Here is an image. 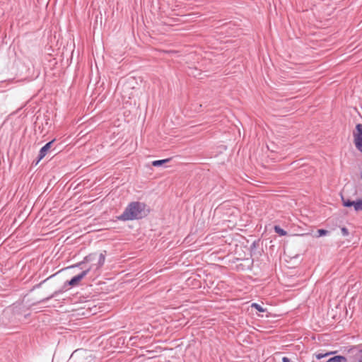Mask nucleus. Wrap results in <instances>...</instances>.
<instances>
[{
	"instance_id": "1",
	"label": "nucleus",
	"mask_w": 362,
	"mask_h": 362,
	"mask_svg": "<svg viewBox=\"0 0 362 362\" xmlns=\"http://www.w3.org/2000/svg\"><path fill=\"white\" fill-rule=\"evenodd\" d=\"M146 215V204L139 202H133L128 204L118 219L124 221H131L142 218Z\"/></svg>"
},
{
	"instance_id": "2",
	"label": "nucleus",
	"mask_w": 362,
	"mask_h": 362,
	"mask_svg": "<svg viewBox=\"0 0 362 362\" xmlns=\"http://www.w3.org/2000/svg\"><path fill=\"white\" fill-rule=\"evenodd\" d=\"M105 255L103 253H100L99 255L97 254H91L87 256L85 258L86 262H97L95 264H92L90 267H92V269H98L100 267H101L104 262H105Z\"/></svg>"
},
{
	"instance_id": "3",
	"label": "nucleus",
	"mask_w": 362,
	"mask_h": 362,
	"mask_svg": "<svg viewBox=\"0 0 362 362\" xmlns=\"http://www.w3.org/2000/svg\"><path fill=\"white\" fill-rule=\"evenodd\" d=\"M354 144L356 148L362 152V124H358L356 126V131L354 132Z\"/></svg>"
},
{
	"instance_id": "4",
	"label": "nucleus",
	"mask_w": 362,
	"mask_h": 362,
	"mask_svg": "<svg viewBox=\"0 0 362 362\" xmlns=\"http://www.w3.org/2000/svg\"><path fill=\"white\" fill-rule=\"evenodd\" d=\"M343 205L346 207L354 206V210L356 211H362V199L357 201H351L349 199H345L343 197H341Z\"/></svg>"
},
{
	"instance_id": "5",
	"label": "nucleus",
	"mask_w": 362,
	"mask_h": 362,
	"mask_svg": "<svg viewBox=\"0 0 362 362\" xmlns=\"http://www.w3.org/2000/svg\"><path fill=\"white\" fill-rule=\"evenodd\" d=\"M121 89V93L122 94V96L124 98H131L133 95L132 90L134 89L133 87H132L129 84V83H125L122 85H119L118 87V89Z\"/></svg>"
},
{
	"instance_id": "6",
	"label": "nucleus",
	"mask_w": 362,
	"mask_h": 362,
	"mask_svg": "<svg viewBox=\"0 0 362 362\" xmlns=\"http://www.w3.org/2000/svg\"><path fill=\"white\" fill-rule=\"evenodd\" d=\"M92 267L85 269L81 274L74 276L69 282V285L70 286H76L77 285L83 278L87 275L88 272L92 269Z\"/></svg>"
},
{
	"instance_id": "7",
	"label": "nucleus",
	"mask_w": 362,
	"mask_h": 362,
	"mask_svg": "<svg viewBox=\"0 0 362 362\" xmlns=\"http://www.w3.org/2000/svg\"><path fill=\"white\" fill-rule=\"evenodd\" d=\"M53 142H54V141H51L47 143L43 147L41 148L40 153H39L38 160H37V163H38L40 160H42L47 155V152L51 148Z\"/></svg>"
},
{
	"instance_id": "8",
	"label": "nucleus",
	"mask_w": 362,
	"mask_h": 362,
	"mask_svg": "<svg viewBox=\"0 0 362 362\" xmlns=\"http://www.w3.org/2000/svg\"><path fill=\"white\" fill-rule=\"evenodd\" d=\"M326 362H347V358L343 356H335L329 358Z\"/></svg>"
},
{
	"instance_id": "9",
	"label": "nucleus",
	"mask_w": 362,
	"mask_h": 362,
	"mask_svg": "<svg viewBox=\"0 0 362 362\" xmlns=\"http://www.w3.org/2000/svg\"><path fill=\"white\" fill-rule=\"evenodd\" d=\"M274 230L276 233L281 236L285 235L286 234V232L278 226H274Z\"/></svg>"
},
{
	"instance_id": "10",
	"label": "nucleus",
	"mask_w": 362,
	"mask_h": 362,
	"mask_svg": "<svg viewBox=\"0 0 362 362\" xmlns=\"http://www.w3.org/2000/svg\"><path fill=\"white\" fill-rule=\"evenodd\" d=\"M169 161V159H163V160H154L153 163H152V165L153 166H160L163 163H167Z\"/></svg>"
},
{
	"instance_id": "11",
	"label": "nucleus",
	"mask_w": 362,
	"mask_h": 362,
	"mask_svg": "<svg viewBox=\"0 0 362 362\" xmlns=\"http://www.w3.org/2000/svg\"><path fill=\"white\" fill-rule=\"evenodd\" d=\"M251 306H252V308H255L256 310H257L259 312L264 313L266 311V309L263 308L260 305H259L257 303H254L252 304Z\"/></svg>"
},
{
	"instance_id": "12",
	"label": "nucleus",
	"mask_w": 362,
	"mask_h": 362,
	"mask_svg": "<svg viewBox=\"0 0 362 362\" xmlns=\"http://www.w3.org/2000/svg\"><path fill=\"white\" fill-rule=\"evenodd\" d=\"M332 354H333L332 352H327V353H325L324 354H317L315 355V356H316V358L317 359H321V358H322L324 357H326L327 356H329V355H331Z\"/></svg>"
},
{
	"instance_id": "13",
	"label": "nucleus",
	"mask_w": 362,
	"mask_h": 362,
	"mask_svg": "<svg viewBox=\"0 0 362 362\" xmlns=\"http://www.w3.org/2000/svg\"><path fill=\"white\" fill-rule=\"evenodd\" d=\"M329 231L325 229H319L317 230L318 236H322L328 234Z\"/></svg>"
},
{
	"instance_id": "14",
	"label": "nucleus",
	"mask_w": 362,
	"mask_h": 362,
	"mask_svg": "<svg viewBox=\"0 0 362 362\" xmlns=\"http://www.w3.org/2000/svg\"><path fill=\"white\" fill-rule=\"evenodd\" d=\"M341 232L343 236H347L349 234L348 229L345 227L341 228Z\"/></svg>"
},
{
	"instance_id": "15",
	"label": "nucleus",
	"mask_w": 362,
	"mask_h": 362,
	"mask_svg": "<svg viewBox=\"0 0 362 362\" xmlns=\"http://www.w3.org/2000/svg\"><path fill=\"white\" fill-rule=\"evenodd\" d=\"M62 291H55L54 293H53L50 296H49L48 298H47L46 300H49L51 298H53L54 297H56L57 296L58 293H61Z\"/></svg>"
},
{
	"instance_id": "16",
	"label": "nucleus",
	"mask_w": 362,
	"mask_h": 362,
	"mask_svg": "<svg viewBox=\"0 0 362 362\" xmlns=\"http://www.w3.org/2000/svg\"><path fill=\"white\" fill-rule=\"evenodd\" d=\"M282 362H291V360L288 357H283L282 358Z\"/></svg>"
},
{
	"instance_id": "17",
	"label": "nucleus",
	"mask_w": 362,
	"mask_h": 362,
	"mask_svg": "<svg viewBox=\"0 0 362 362\" xmlns=\"http://www.w3.org/2000/svg\"><path fill=\"white\" fill-rule=\"evenodd\" d=\"M358 362H362V358H360V359L358 361Z\"/></svg>"
},
{
	"instance_id": "18",
	"label": "nucleus",
	"mask_w": 362,
	"mask_h": 362,
	"mask_svg": "<svg viewBox=\"0 0 362 362\" xmlns=\"http://www.w3.org/2000/svg\"><path fill=\"white\" fill-rule=\"evenodd\" d=\"M361 179H362V173H361Z\"/></svg>"
}]
</instances>
